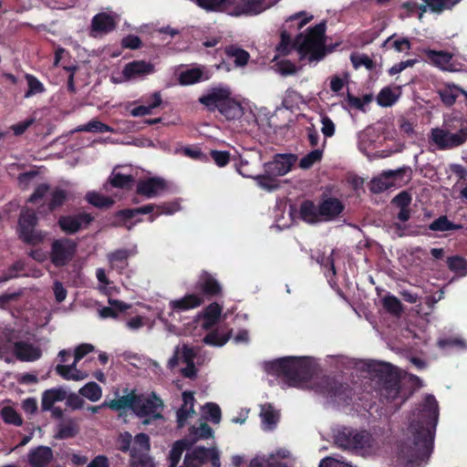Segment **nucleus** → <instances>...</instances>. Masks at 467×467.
<instances>
[{
	"label": "nucleus",
	"mask_w": 467,
	"mask_h": 467,
	"mask_svg": "<svg viewBox=\"0 0 467 467\" xmlns=\"http://www.w3.org/2000/svg\"><path fill=\"white\" fill-rule=\"evenodd\" d=\"M438 403L432 395H427L421 408L413 412L410 431L413 436V457L424 461L432 451L434 431L438 421Z\"/></svg>",
	"instance_id": "1"
},
{
	"label": "nucleus",
	"mask_w": 467,
	"mask_h": 467,
	"mask_svg": "<svg viewBox=\"0 0 467 467\" xmlns=\"http://www.w3.org/2000/svg\"><path fill=\"white\" fill-rule=\"evenodd\" d=\"M325 31L326 26L321 23L310 28L306 35H298L295 41H292L290 35L284 30L281 32L276 51L281 56H286L293 49H296L301 58L309 56L310 61H318L325 57Z\"/></svg>",
	"instance_id": "2"
},
{
	"label": "nucleus",
	"mask_w": 467,
	"mask_h": 467,
	"mask_svg": "<svg viewBox=\"0 0 467 467\" xmlns=\"http://www.w3.org/2000/svg\"><path fill=\"white\" fill-rule=\"evenodd\" d=\"M335 444L344 450L359 453H370L375 448V441L366 431H358L349 427H340L334 431Z\"/></svg>",
	"instance_id": "3"
},
{
	"label": "nucleus",
	"mask_w": 467,
	"mask_h": 467,
	"mask_svg": "<svg viewBox=\"0 0 467 467\" xmlns=\"http://www.w3.org/2000/svg\"><path fill=\"white\" fill-rule=\"evenodd\" d=\"M265 369L269 374L284 376L293 386L306 380L310 376V367L306 362L295 357L266 362Z\"/></svg>",
	"instance_id": "4"
},
{
	"label": "nucleus",
	"mask_w": 467,
	"mask_h": 467,
	"mask_svg": "<svg viewBox=\"0 0 467 467\" xmlns=\"http://www.w3.org/2000/svg\"><path fill=\"white\" fill-rule=\"evenodd\" d=\"M429 140L440 150L460 147L467 141V122L458 120L455 126L444 123L441 127L432 128Z\"/></svg>",
	"instance_id": "5"
},
{
	"label": "nucleus",
	"mask_w": 467,
	"mask_h": 467,
	"mask_svg": "<svg viewBox=\"0 0 467 467\" xmlns=\"http://www.w3.org/2000/svg\"><path fill=\"white\" fill-rule=\"evenodd\" d=\"M3 335L7 344L11 345L13 359L16 358L22 362H33L41 358V348L27 341L18 340V335L14 329L6 327Z\"/></svg>",
	"instance_id": "6"
},
{
	"label": "nucleus",
	"mask_w": 467,
	"mask_h": 467,
	"mask_svg": "<svg viewBox=\"0 0 467 467\" xmlns=\"http://www.w3.org/2000/svg\"><path fill=\"white\" fill-rule=\"evenodd\" d=\"M400 376L392 368L386 367L379 379V395L382 402L393 403L398 410L406 399L400 396Z\"/></svg>",
	"instance_id": "7"
},
{
	"label": "nucleus",
	"mask_w": 467,
	"mask_h": 467,
	"mask_svg": "<svg viewBox=\"0 0 467 467\" xmlns=\"http://www.w3.org/2000/svg\"><path fill=\"white\" fill-rule=\"evenodd\" d=\"M36 223L37 217L33 210L25 209L21 212L18 220V233L24 243L36 245L44 241L46 234L36 230Z\"/></svg>",
	"instance_id": "8"
},
{
	"label": "nucleus",
	"mask_w": 467,
	"mask_h": 467,
	"mask_svg": "<svg viewBox=\"0 0 467 467\" xmlns=\"http://www.w3.org/2000/svg\"><path fill=\"white\" fill-rule=\"evenodd\" d=\"M163 407V401L155 393L150 396L138 395L134 413L140 418H144L142 423L148 425L152 420L162 419Z\"/></svg>",
	"instance_id": "9"
},
{
	"label": "nucleus",
	"mask_w": 467,
	"mask_h": 467,
	"mask_svg": "<svg viewBox=\"0 0 467 467\" xmlns=\"http://www.w3.org/2000/svg\"><path fill=\"white\" fill-rule=\"evenodd\" d=\"M150 450V438L145 433L137 434L130 449V467H154L149 455Z\"/></svg>",
	"instance_id": "10"
},
{
	"label": "nucleus",
	"mask_w": 467,
	"mask_h": 467,
	"mask_svg": "<svg viewBox=\"0 0 467 467\" xmlns=\"http://www.w3.org/2000/svg\"><path fill=\"white\" fill-rule=\"evenodd\" d=\"M297 156L292 153L275 154L271 161L264 163L265 171L275 178L287 174L295 163Z\"/></svg>",
	"instance_id": "11"
},
{
	"label": "nucleus",
	"mask_w": 467,
	"mask_h": 467,
	"mask_svg": "<svg viewBox=\"0 0 467 467\" xmlns=\"http://www.w3.org/2000/svg\"><path fill=\"white\" fill-rule=\"evenodd\" d=\"M76 252V243L63 238L54 241L51 250V261L56 266L65 265L69 262Z\"/></svg>",
	"instance_id": "12"
},
{
	"label": "nucleus",
	"mask_w": 467,
	"mask_h": 467,
	"mask_svg": "<svg viewBox=\"0 0 467 467\" xmlns=\"http://www.w3.org/2000/svg\"><path fill=\"white\" fill-rule=\"evenodd\" d=\"M232 95V90L227 86H217L211 88L207 92L199 98V102L205 106L210 111L218 109L222 104Z\"/></svg>",
	"instance_id": "13"
},
{
	"label": "nucleus",
	"mask_w": 467,
	"mask_h": 467,
	"mask_svg": "<svg viewBox=\"0 0 467 467\" xmlns=\"http://www.w3.org/2000/svg\"><path fill=\"white\" fill-rule=\"evenodd\" d=\"M92 221L93 217L89 213H81L75 215L61 216L58 220V225L63 232L71 234L86 228Z\"/></svg>",
	"instance_id": "14"
},
{
	"label": "nucleus",
	"mask_w": 467,
	"mask_h": 467,
	"mask_svg": "<svg viewBox=\"0 0 467 467\" xmlns=\"http://www.w3.org/2000/svg\"><path fill=\"white\" fill-rule=\"evenodd\" d=\"M155 67L152 63L145 60H135L127 63L122 69V76L125 80H134L143 78L148 75L154 73Z\"/></svg>",
	"instance_id": "15"
},
{
	"label": "nucleus",
	"mask_w": 467,
	"mask_h": 467,
	"mask_svg": "<svg viewBox=\"0 0 467 467\" xmlns=\"http://www.w3.org/2000/svg\"><path fill=\"white\" fill-rule=\"evenodd\" d=\"M54 460L53 450L45 445L32 448L26 456V462L30 467H48Z\"/></svg>",
	"instance_id": "16"
},
{
	"label": "nucleus",
	"mask_w": 467,
	"mask_h": 467,
	"mask_svg": "<svg viewBox=\"0 0 467 467\" xmlns=\"http://www.w3.org/2000/svg\"><path fill=\"white\" fill-rule=\"evenodd\" d=\"M119 16L107 13L97 14L91 21V35L98 36L113 31L117 26Z\"/></svg>",
	"instance_id": "17"
},
{
	"label": "nucleus",
	"mask_w": 467,
	"mask_h": 467,
	"mask_svg": "<svg viewBox=\"0 0 467 467\" xmlns=\"http://www.w3.org/2000/svg\"><path fill=\"white\" fill-rule=\"evenodd\" d=\"M262 162V156L260 152H253L249 156L240 157V161L235 163L237 172L243 177L252 178L259 171Z\"/></svg>",
	"instance_id": "18"
},
{
	"label": "nucleus",
	"mask_w": 467,
	"mask_h": 467,
	"mask_svg": "<svg viewBox=\"0 0 467 467\" xmlns=\"http://www.w3.org/2000/svg\"><path fill=\"white\" fill-rule=\"evenodd\" d=\"M232 16L259 14L269 5H264L265 0H231Z\"/></svg>",
	"instance_id": "19"
},
{
	"label": "nucleus",
	"mask_w": 467,
	"mask_h": 467,
	"mask_svg": "<svg viewBox=\"0 0 467 467\" xmlns=\"http://www.w3.org/2000/svg\"><path fill=\"white\" fill-rule=\"evenodd\" d=\"M403 169L389 170L383 171L379 177L372 179L369 182V189L374 193L382 192L394 186L395 178L400 175Z\"/></svg>",
	"instance_id": "20"
},
{
	"label": "nucleus",
	"mask_w": 467,
	"mask_h": 467,
	"mask_svg": "<svg viewBox=\"0 0 467 467\" xmlns=\"http://www.w3.org/2000/svg\"><path fill=\"white\" fill-rule=\"evenodd\" d=\"M166 190L164 180L160 178H149L140 181L137 184V193L146 198H154Z\"/></svg>",
	"instance_id": "21"
},
{
	"label": "nucleus",
	"mask_w": 467,
	"mask_h": 467,
	"mask_svg": "<svg viewBox=\"0 0 467 467\" xmlns=\"http://www.w3.org/2000/svg\"><path fill=\"white\" fill-rule=\"evenodd\" d=\"M66 398L67 390L62 387L47 389L42 393L41 410L47 411L48 409H52L56 402L63 401Z\"/></svg>",
	"instance_id": "22"
},
{
	"label": "nucleus",
	"mask_w": 467,
	"mask_h": 467,
	"mask_svg": "<svg viewBox=\"0 0 467 467\" xmlns=\"http://www.w3.org/2000/svg\"><path fill=\"white\" fill-rule=\"evenodd\" d=\"M182 406L177 411V422L180 428L185 425L186 420L192 417L195 411L193 410L194 397L192 392L182 393Z\"/></svg>",
	"instance_id": "23"
},
{
	"label": "nucleus",
	"mask_w": 467,
	"mask_h": 467,
	"mask_svg": "<svg viewBox=\"0 0 467 467\" xmlns=\"http://www.w3.org/2000/svg\"><path fill=\"white\" fill-rule=\"evenodd\" d=\"M109 306H103L98 309L99 317L102 319L119 317V313L128 310L130 306L123 301L109 299Z\"/></svg>",
	"instance_id": "24"
},
{
	"label": "nucleus",
	"mask_w": 467,
	"mask_h": 467,
	"mask_svg": "<svg viewBox=\"0 0 467 467\" xmlns=\"http://www.w3.org/2000/svg\"><path fill=\"white\" fill-rule=\"evenodd\" d=\"M203 303V298L195 294H189L182 298L171 300L170 307L175 311H186L200 306Z\"/></svg>",
	"instance_id": "25"
},
{
	"label": "nucleus",
	"mask_w": 467,
	"mask_h": 467,
	"mask_svg": "<svg viewBox=\"0 0 467 467\" xmlns=\"http://www.w3.org/2000/svg\"><path fill=\"white\" fill-rule=\"evenodd\" d=\"M184 458L187 464L202 467L212 459V448L196 447L191 452H187Z\"/></svg>",
	"instance_id": "26"
},
{
	"label": "nucleus",
	"mask_w": 467,
	"mask_h": 467,
	"mask_svg": "<svg viewBox=\"0 0 467 467\" xmlns=\"http://www.w3.org/2000/svg\"><path fill=\"white\" fill-rule=\"evenodd\" d=\"M343 211V204L336 198H328L319 205V214L324 220H331Z\"/></svg>",
	"instance_id": "27"
},
{
	"label": "nucleus",
	"mask_w": 467,
	"mask_h": 467,
	"mask_svg": "<svg viewBox=\"0 0 467 467\" xmlns=\"http://www.w3.org/2000/svg\"><path fill=\"white\" fill-rule=\"evenodd\" d=\"M218 110L228 119H240L244 114L242 105L232 95L222 104Z\"/></svg>",
	"instance_id": "28"
},
{
	"label": "nucleus",
	"mask_w": 467,
	"mask_h": 467,
	"mask_svg": "<svg viewBox=\"0 0 467 467\" xmlns=\"http://www.w3.org/2000/svg\"><path fill=\"white\" fill-rule=\"evenodd\" d=\"M137 396L135 391L132 390L127 395H123L109 402H104L102 406H107L114 410L131 409L134 411Z\"/></svg>",
	"instance_id": "29"
},
{
	"label": "nucleus",
	"mask_w": 467,
	"mask_h": 467,
	"mask_svg": "<svg viewBox=\"0 0 467 467\" xmlns=\"http://www.w3.org/2000/svg\"><path fill=\"white\" fill-rule=\"evenodd\" d=\"M204 295L216 296L221 292L219 283L209 274L203 273L201 275L199 281L196 285Z\"/></svg>",
	"instance_id": "30"
},
{
	"label": "nucleus",
	"mask_w": 467,
	"mask_h": 467,
	"mask_svg": "<svg viewBox=\"0 0 467 467\" xmlns=\"http://www.w3.org/2000/svg\"><path fill=\"white\" fill-rule=\"evenodd\" d=\"M424 53L433 65L442 70L449 69L452 58V54L445 51H435L431 49H425Z\"/></svg>",
	"instance_id": "31"
},
{
	"label": "nucleus",
	"mask_w": 467,
	"mask_h": 467,
	"mask_svg": "<svg viewBox=\"0 0 467 467\" xmlns=\"http://www.w3.org/2000/svg\"><path fill=\"white\" fill-rule=\"evenodd\" d=\"M260 417L265 430H273L278 420L279 413L270 404L261 406Z\"/></svg>",
	"instance_id": "32"
},
{
	"label": "nucleus",
	"mask_w": 467,
	"mask_h": 467,
	"mask_svg": "<svg viewBox=\"0 0 467 467\" xmlns=\"http://www.w3.org/2000/svg\"><path fill=\"white\" fill-rule=\"evenodd\" d=\"M425 5L420 6L422 12H426L429 8L434 13H441L446 9L452 8L461 0H423Z\"/></svg>",
	"instance_id": "33"
},
{
	"label": "nucleus",
	"mask_w": 467,
	"mask_h": 467,
	"mask_svg": "<svg viewBox=\"0 0 467 467\" xmlns=\"http://www.w3.org/2000/svg\"><path fill=\"white\" fill-rule=\"evenodd\" d=\"M301 218L309 223H315L320 221L319 208L310 201H305L300 206Z\"/></svg>",
	"instance_id": "34"
},
{
	"label": "nucleus",
	"mask_w": 467,
	"mask_h": 467,
	"mask_svg": "<svg viewBox=\"0 0 467 467\" xmlns=\"http://www.w3.org/2000/svg\"><path fill=\"white\" fill-rule=\"evenodd\" d=\"M197 5L207 11H224L230 14L231 0H196Z\"/></svg>",
	"instance_id": "35"
},
{
	"label": "nucleus",
	"mask_w": 467,
	"mask_h": 467,
	"mask_svg": "<svg viewBox=\"0 0 467 467\" xmlns=\"http://www.w3.org/2000/svg\"><path fill=\"white\" fill-rule=\"evenodd\" d=\"M78 433V426L73 420H68L57 425V431L55 438L58 440L68 439Z\"/></svg>",
	"instance_id": "36"
},
{
	"label": "nucleus",
	"mask_w": 467,
	"mask_h": 467,
	"mask_svg": "<svg viewBox=\"0 0 467 467\" xmlns=\"http://www.w3.org/2000/svg\"><path fill=\"white\" fill-rule=\"evenodd\" d=\"M189 446V442L186 440L177 441L171 447L169 453V467H176L179 463L182 452Z\"/></svg>",
	"instance_id": "37"
},
{
	"label": "nucleus",
	"mask_w": 467,
	"mask_h": 467,
	"mask_svg": "<svg viewBox=\"0 0 467 467\" xmlns=\"http://www.w3.org/2000/svg\"><path fill=\"white\" fill-rule=\"evenodd\" d=\"M383 307L391 315L400 317L403 312V306L400 300L392 296L387 295L382 298Z\"/></svg>",
	"instance_id": "38"
},
{
	"label": "nucleus",
	"mask_w": 467,
	"mask_h": 467,
	"mask_svg": "<svg viewBox=\"0 0 467 467\" xmlns=\"http://www.w3.org/2000/svg\"><path fill=\"white\" fill-rule=\"evenodd\" d=\"M325 143L326 140H324L321 148H317L304 156L299 161V167L301 169L307 170L311 168L315 163L320 161L323 156V148Z\"/></svg>",
	"instance_id": "39"
},
{
	"label": "nucleus",
	"mask_w": 467,
	"mask_h": 467,
	"mask_svg": "<svg viewBox=\"0 0 467 467\" xmlns=\"http://www.w3.org/2000/svg\"><path fill=\"white\" fill-rule=\"evenodd\" d=\"M134 182L132 175H125L118 172L116 169L113 170L110 176L109 177V182L115 188L125 189L130 186V183Z\"/></svg>",
	"instance_id": "40"
},
{
	"label": "nucleus",
	"mask_w": 467,
	"mask_h": 467,
	"mask_svg": "<svg viewBox=\"0 0 467 467\" xmlns=\"http://www.w3.org/2000/svg\"><path fill=\"white\" fill-rule=\"evenodd\" d=\"M79 394L95 402L102 397V389L96 382H88L79 389Z\"/></svg>",
	"instance_id": "41"
},
{
	"label": "nucleus",
	"mask_w": 467,
	"mask_h": 467,
	"mask_svg": "<svg viewBox=\"0 0 467 467\" xmlns=\"http://www.w3.org/2000/svg\"><path fill=\"white\" fill-rule=\"evenodd\" d=\"M202 75L201 68L187 69L180 74L179 82L181 85H192L202 80Z\"/></svg>",
	"instance_id": "42"
},
{
	"label": "nucleus",
	"mask_w": 467,
	"mask_h": 467,
	"mask_svg": "<svg viewBox=\"0 0 467 467\" xmlns=\"http://www.w3.org/2000/svg\"><path fill=\"white\" fill-rule=\"evenodd\" d=\"M55 370L66 380L80 381L88 378V374L86 372L78 368L67 371V368L62 367V364H58Z\"/></svg>",
	"instance_id": "43"
},
{
	"label": "nucleus",
	"mask_w": 467,
	"mask_h": 467,
	"mask_svg": "<svg viewBox=\"0 0 467 467\" xmlns=\"http://www.w3.org/2000/svg\"><path fill=\"white\" fill-rule=\"evenodd\" d=\"M438 94L444 105L452 106L458 98L457 86L454 84L447 85L438 90Z\"/></svg>",
	"instance_id": "44"
},
{
	"label": "nucleus",
	"mask_w": 467,
	"mask_h": 467,
	"mask_svg": "<svg viewBox=\"0 0 467 467\" xmlns=\"http://www.w3.org/2000/svg\"><path fill=\"white\" fill-rule=\"evenodd\" d=\"M86 200L95 207L104 208L110 207L113 204V200L109 197H106L96 192H89L86 195Z\"/></svg>",
	"instance_id": "45"
},
{
	"label": "nucleus",
	"mask_w": 467,
	"mask_h": 467,
	"mask_svg": "<svg viewBox=\"0 0 467 467\" xmlns=\"http://www.w3.org/2000/svg\"><path fill=\"white\" fill-rule=\"evenodd\" d=\"M77 131H85V132H110L113 130L109 126L102 123L98 119H91L87 124L78 127Z\"/></svg>",
	"instance_id": "46"
},
{
	"label": "nucleus",
	"mask_w": 467,
	"mask_h": 467,
	"mask_svg": "<svg viewBox=\"0 0 467 467\" xmlns=\"http://www.w3.org/2000/svg\"><path fill=\"white\" fill-rule=\"evenodd\" d=\"M226 53L229 57H234V62L237 67H244L247 64L250 55L244 49L237 48L234 47H229L226 49Z\"/></svg>",
	"instance_id": "47"
},
{
	"label": "nucleus",
	"mask_w": 467,
	"mask_h": 467,
	"mask_svg": "<svg viewBox=\"0 0 467 467\" xmlns=\"http://www.w3.org/2000/svg\"><path fill=\"white\" fill-rule=\"evenodd\" d=\"M324 386L321 387L320 392L327 396H339L341 390L345 391L347 388L343 384H336L333 380L326 378L322 379Z\"/></svg>",
	"instance_id": "48"
},
{
	"label": "nucleus",
	"mask_w": 467,
	"mask_h": 467,
	"mask_svg": "<svg viewBox=\"0 0 467 467\" xmlns=\"http://www.w3.org/2000/svg\"><path fill=\"white\" fill-rule=\"evenodd\" d=\"M1 416L4 421L7 424H13L15 426H21L23 420L18 412L10 406H5L1 410Z\"/></svg>",
	"instance_id": "49"
},
{
	"label": "nucleus",
	"mask_w": 467,
	"mask_h": 467,
	"mask_svg": "<svg viewBox=\"0 0 467 467\" xmlns=\"http://www.w3.org/2000/svg\"><path fill=\"white\" fill-rule=\"evenodd\" d=\"M461 228V225H456L450 222L446 216H440L434 220L430 225L429 229L431 231L445 232Z\"/></svg>",
	"instance_id": "50"
},
{
	"label": "nucleus",
	"mask_w": 467,
	"mask_h": 467,
	"mask_svg": "<svg viewBox=\"0 0 467 467\" xmlns=\"http://www.w3.org/2000/svg\"><path fill=\"white\" fill-rule=\"evenodd\" d=\"M448 267L451 271L461 275L467 274V261L461 256H451L447 259Z\"/></svg>",
	"instance_id": "51"
},
{
	"label": "nucleus",
	"mask_w": 467,
	"mask_h": 467,
	"mask_svg": "<svg viewBox=\"0 0 467 467\" xmlns=\"http://www.w3.org/2000/svg\"><path fill=\"white\" fill-rule=\"evenodd\" d=\"M274 175H268L265 171L264 174H256L254 177L257 185L266 191H274L277 189L278 184L275 181Z\"/></svg>",
	"instance_id": "52"
},
{
	"label": "nucleus",
	"mask_w": 467,
	"mask_h": 467,
	"mask_svg": "<svg viewBox=\"0 0 467 467\" xmlns=\"http://www.w3.org/2000/svg\"><path fill=\"white\" fill-rule=\"evenodd\" d=\"M190 434L192 436V442L207 439L213 436V430L207 423H201L198 427L192 426L190 429Z\"/></svg>",
	"instance_id": "53"
},
{
	"label": "nucleus",
	"mask_w": 467,
	"mask_h": 467,
	"mask_svg": "<svg viewBox=\"0 0 467 467\" xmlns=\"http://www.w3.org/2000/svg\"><path fill=\"white\" fill-rule=\"evenodd\" d=\"M397 100V96L389 88H383L377 97L378 103L382 107H389Z\"/></svg>",
	"instance_id": "54"
},
{
	"label": "nucleus",
	"mask_w": 467,
	"mask_h": 467,
	"mask_svg": "<svg viewBox=\"0 0 467 467\" xmlns=\"http://www.w3.org/2000/svg\"><path fill=\"white\" fill-rule=\"evenodd\" d=\"M26 78L28 84V90L26 92L25 98H29L35 94L42 93L45 90L43 84L34 76L26 74Z\"/></svg>",
	"instance_id": "55"
},
{
	"label": "nucleus",
	"mask_w": 467,
	"mask_h": 467,
	"mask_svg": "<svg viewBox=\"0 0 467 467\" xmlns=\"http://www.w3.org/2000/svg\"><path fill=\"white\" fill-rule=\"evenodd\" d=\"M350 60L355 68L365 67L368 69H372L374 67L373 60L366 54H352Z\"/></svg>",
	"instance_id": "56"
},
{
	"label": "nucleus",
	"mask_w": 467,
	"mask_h": 467,
	"mask_svg": "<svg viewBox=\"0 0 467 467\" xmlns=\"http://www.w3.org/2000/svg\"><path fill=\"white\" fill-rule=\"evenodd\" d=\"M230 338V335H220L218 332H211L203 338V342L213 347L223 346Z\"/></svg>",
	"instance_id": "57"
},
{
	"label": "nucleus",
	"mask_w": 467,
	"mask_h": 467,
	"mask_svg": "<svg viewBox=\"0 0 467 467\" xmlns=\"http://www.w3.org/2000/svg\"><path fill=\"white\" fill-rule=\"evenodd\" d=\"M210 155L219 167H224L230 161V153L226 150H212Z\"/></svg>",
	"instance_id": "58"
},
{
	"label": "nucleus",
	"mask_w": 467,
	"mask_h": 467,
	"mask_svg": "<svg viewBox=\"0 0 467 467\" xmlns=\"http://www.w3.org/2000/svg\"><path fill=\"white\" fill-rule=\"evenodd\" d=\"M178 210V207L173 204L163 203V204H156L155 214H151L149 217L150 222H154L156 217L161 214H172Z\"/></svg>",
	"instance_id": "59"
},
{
	"label": "nucleus",
	"mask_w": 467,
	"mask_h": 467,
	"mask_svg": "<svg viewBox=\"0 0 467 467\" xmlns=\"http://www.w3.org/2000/svg\"><path fill=\"white\" fill-rule=\"evenodd\" d=\"M207 418L215 424L221 420V409L215 403H207L204 407Z\"/></svg>",
	"instance_id": "60"
},
{
	"label": "nucleus",
	"mask_w": 467,
	"mask_h": 467,
	"mask_svg": "<svg viewBox=\"0 0 467 467\" xmlns=\"http://www.w3.org/2000/svg\"><path fill=\"white\" fill-rule=\"evenodd\" d=\"M132 436L130 432L120 433L117 440L118 449L123 452L130 451L132 446Z\"/></svg>",
	"instance_id": "61"
},
{
	"label": "nucleus",
	"mask_w": 467,
	"mask_h": 467,
	"mask_svg": "<svg viewBox=\"0 0 467 467\" xmlns=\"http://www.w3.org/2000/svg\"><path fill=\"white\" fill-rule=\"evenodd\" d=\"M67 199V193L63 190L57 189L52 192L49 209L54 210L61 206Z\"/></svg>",
	"instance_id": "62"
},
{
	"label": "nucleus",
	"mask_w": 467,
	"mask_h": 467,
	"mask_svg": "<svg viewBox=\"0 0 467 467\" xmlns=\"http://www.w3.org/2000/svg\"><path fill=\"white\" fill-rule=\"evenodd\" d=\"M274 458V454H269L267 457L256 456L250 462L249 467H264L265 465L273 467Z\"/></svg>",
	"instance_id": "63"
},
{
	"label": "nucleus",
	"mask_w": 467,
	"mask_h": 467,
	"mask_svg": "<svg viewBox=\"0 0 467 467\" xmlns=\"http://www.w3.org/2000/svg\"><path fill=\"white\" fill-rule=\"evenodd\" d=\"M319 467H353L350 463L341 461L334 457H326L323 459Z\"/></svg>",
	"instance_id": "64"
}]
</instances>
